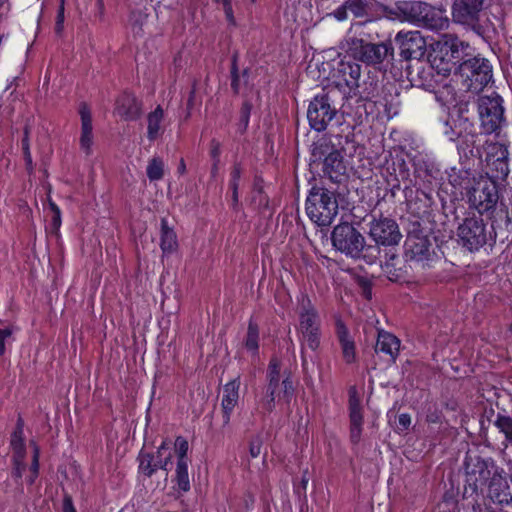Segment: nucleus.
<instances>
[{
    "instance_id": "f257e3e1",
    "label": "nucleus",
    "mask_w": 512,
    "mask_h": 512,
    "mask_svg": "<svg viewBox=\"0 0 512 512\" xmlns=\"http://www.w3.org/2000/svg\"><path fill=\"white\" fill-rule=\"evenodd\" d=\"M306 213L317 225H330L338 214L335 193L322 186H313L306 200Z\"/></svg>"
},
{
    "instance_id": "f03ea898",
    "label": "nucleus",
    "mask_w": 512,
    "mask_h": 512,
    "mask_svg": "<svg viewBox=\"0 0 512 512\" xmlns=\"http://www.w3.org/2000/svg\"><path fill=\"white\" fill-rule=\"evenodd\" d=\"M346 53L367 65L378 66L394 57L391 42L371 43L356 37H349L343 44Z\"/></svg>"
},
{
    "instance_id": "7ed1b4c3",
    "label": "nucleus",
    "mask_w": 512,
    "mask_h": 512,
    "mask_svg": "<svg viewBox=\"0 0 512 512\" xmlns=\"http://www.w3.org/2000/svg\"><path fill=\"white\" fill-rule=\"evenodd\" d=\"M455 76L466 91L478 93L491 81L492 66L487 59L473 55L457 66Z\"/></svg>"
},
{
    "instance_id": "20e7f679",
    "label": "nucleus",
    "mask_w": 512,
    "mask_h": 512,
    "mask_svg": "<svg viewBox=\"0 0 512 512\" xmlns=\"http://www.w3.org/2000/svg\"><path fill=\"white\" fill-rule=\"evenodd\" d=\"M299 340L303 365L306 363L305 348L316 351L321 342V320L317 310L312 306L307 297H303L299 311Z\"/></svg>"
},
{
    "instance_id": "39448f33",
    "label": "nucleus",
    "mask_w": 512,
    "mask_h": 512,
    "mask_svg": "<svg viewBox=\"0 0 512 512\" xmlns=\"http://www.w3.org/2000/svg\"><path fill=\"white\" fill-rule=\"evenodd\" d=\"M280 368H281V362L278 358L273 357L268 365L267 369V389H266V395L261 400V407L267 411L271 412L275 407V399L276 397H282L285 398L287 401L290 400V398L293 395V383L290 380L289 376H286L281 381V374H280Z\"/></svg>"
},
{
    "instance_id": "423d86ee",
    "label": "nucleus",
    "mask_w": 512,
    "mask_h": 512,
    "mask_svg": "<svg viewBox=\"0 0 512 512\" xmlns=\"http://www.w3.org/2000/svg\"><path fill=\"white\" fill-rule=\"evenodd\" d=\"M502 98L496 94L480 96L477 100V109L480 127L485 134L497 133L505 124Z\"/></svg>"
},
{
    "instance_id": "0eeeda50",
    "label": "nucleus",
    "mask_w": 512,
    "mask_h": 512,
    "mask_svg": "<svg viewBox=\"0 0 512 512\" xmlns=\"http://www.w3.org/2000/svg\"><path fill=\"white\" fill-rule=\"evenodd\" d=\"M334 93H336L335 90H323L309 104L307 118L311 128L317 132L324 131L337 114L332 98Z\"/></svg>"
},
{
    "instance_id": "6e6552de",
    "label": "nucleus",
    "mask_w": 512,
    "mask_h": 512,
    "mask_svg": "<svg viewBox=\"0 0 512 512\" xmlns=\"http://www.w3.org/2000/svg\"><path fill=\"white\" fill-rule=\"evenodd\" d=\"M331 240L338 251L352 258H359L365 246L362 234L347 222L334 227Z\"/></svg>"
},
{
    "instance_id": "1a4fd4ad",
    "label": "nucleus",
    "mask_w": 512,
    "mask_h": 512,
    "mask_svg": "<svg viewBox=\"0 0 512 512\" xmlns=\"http://www.w3.org/2000/svg\"><path fill=\"white\" fill-rule=\"evenodd\" d=\"M498 471L493 465L479 457H467L465 461L466 484L464 495L471 497L478 494L479 488L491 480L493 473Z\"/></svg>"
},
{
    "instance_id": "9d476101",
    "label": "nucleus",
    "mask_w": 512,
    "mask_h": 512,
    "mask_svg": "<svg viewBox=\"0 0 512 512\" xmlns=\"http://www.w3.org/2000/svg\"><path fill=\"white\" fill-rule=\"evenodd\" d=\"M459 242L469 251L479 250L487 242L486 225L481 216L467 217L458 226Z\"/></svg>"
},
{
    "instance_id": "9b49d317",
    "label": "nucleus",
    "mask_w": 512,
    "mask_h": 512,
    "mask_svg": "<svg viewBox=\"0 0 512 512\" xmlns=\"http://www.w3.org/2000/svg\"><path fill=\"white\" fill-rule=\"evenodd\" d=\"M369 236L379 245L395 246L398 245L402 234L399 226L394 219L380 216L373 217L369 223Z\"/></svg>"
},
{
    "instance_id": "f8f14e48",
    "label": "nucleus",
    "mask_w": 512,
    "mask_h": 512,
    "mask_svg": "<svg viewBox=\"0 0 512 512\" xmlns=\"http://www.w3.org/2000/svg\"><path fill=\"white\" fill-rule=\"evenodd\" d=\"M384 16L390 20L407 21L419 25L423 11L429 10V4L420 1H397L393 7L381 6Z\"/></svg>"
},
{
    "instance_id": "ddd939ff",
    "label": "nucleus",
    "mask_w": 512,
    "mask_h": 512,
    "mask_svg": "<svg viewBox=\"0 0 512 512\" xmlns=\"http://www.w3.org/2000/svg\"><path fill=\"white\" fill-rule=\"evenodd\" d=\"M469 203L482 215L493 210L498 202L496 183L488 179L476 183L468 193Z\"/></svg>"
},
{
    "instance_id": "4468645a",
    "label": "nucleus",
    "mask_w": 512,
    "mask_h": 512,
    "mask_svg": "<svg viewBox=\"0 0 512 512\" xmlns=\"http://www.w3.org/2000/svg\"><path fill=\"white\" fill-rule=\"evenodd\" d=\"M323 172L334 182H340L341 177L346 174V165L341 153L331 147L328 143H321L315 147L313 155L323 156Z\"/></svg>"
},
{
    "instance_id": "2eb2a0df",
    "label": "nucleus",
    "mask_w": 512,
    "mask_h": 512,
    "mask_svg": "<svg viewBox=\"0 0 512 512\" xmlns=\"http://www.w3.org/2000/svg\"><path fill=\"white\" fill-rule=\"evenodd\" d=\"M399 43L400 56L405 61L420 60L426 53V40L419 31L399 32L395 37Z\"/></svg>"
},
{
    "instance_id": "dca6fc26",
    "label": "nucleus",
    "mask_w": 512,
    "mask_h": 512,
    "mask_svg": "<svg viewBox=\"0 0 512 512\" xmlns=\"http://www.w3.org/2000/svg\"><path fill=\"white\" fill-rule=\"evenodd\" d=\"M487 0H454L452 6V17L454 22L476 26L484 10Z\"/></svg>"
},
{
    "instance_id": "f3484780",
    "label": "nucleus",
    "mask_w": 512,
    "mask_h": 512,
    "mask_svg": "<svg viewBox=\"0 0 512 512\" xmlns=\"http://www.w3.org/2000/svg\"><path fill=\"white\" fill-rule=\"evenodd\" d=\"M483 502L502 508L512 502V490L508 479L502 472L495 471L493 473L491 480L488 482L487 494Z\"/></svg>"
},
{
    "instance_id": "a211bd4d",
    "label": "nucleus",
    "mask_w": 512,
    "mask_h": 512,
    "mask_svg": "<svg viewBox=\"0 0 512 512\" xmlns=\"http://www.w3.org/2000/svg\"><path fill=\"white\" fill-rule=\"evenodd\" d=\"M333 77L337 85L344 84L350 91H356L360 87L361 65L356 62L341 60L334 69Z\"/></svg>"
},
{
    "instance_id": "6ab92c4d",
    "label": "nucleus",
    "mask_w": 512,
    "mask_h": 512,
    "mask_svg": "<svg viewBox=\"0 0 512 512\" xmlns=\"http://www.w3.org/2000/svg\"><path fill=\"white\" fill-rule=\"evenodd\" d=\"M350 439L357 444L361 439L363 415L361 401L355 387L349 389Z\"/></svg>"
},
{
    "instance_id": "aec40b11",
    "label": "nucleus",
    "mask_w": 512,
    "mask_h": 512,
    "mask_svg": "<svg viewBox=\"0 0 512 512\" xmlns=\"http://www.w3.org/2000/svg\"><path fill=\"white\" fill-rule=\"evenodd\" d=\"M448 49L444 36L436 43L434 54L431 60V67L437 71L438 74L448 76L454 70L456 73V64L452 59L453 54Z\"/></svg>"
},
{
    "instance_id": "412c9836",
    "label": "nucleus",
    "mask_w": 512,
    "mask_h": 512,
    "mask_svg": "<svg viewBox=\"0 0 512 512\" xmlns=\"http://www.w3.org/2000/svg\"><path fill=\"white\" fill-rule=\"evenodd\" d=\"M484 149L487 162L494 166L502 176H507L509 173L507 147L498 142H486Z\"/></svg>"
},
{
    "instance_id": "4be33fe9",
    "label": "nucleus",
    "mask_w": 512,
    "mask_h": 512,
    "mask_svg": "<svg viewBox=\"0 0 512 512\" xmlns=\"http://www.w3.org/2000/svg\"><path fill=\"white\" fill-rule=\"evenodd\" d=\"M239 378H235L224 385L223 396L221 400V410L223 417V425L226 426L230 423V418L233 410L239 401Z\"/></svg>"
},
{
    "instance_id": "5701e85b",
    "label": "nucleus",
    "mask_w": 512,
    "mask_h": 512,
    "mask_svg": "<svg viewBox=\"0 0 512 512\" xmlns=\"http://www.w3.org/2000/svg\"><path fill=\"white\" fill-rule=\"evenodd\" d=\"M115 112L125 121H134L142 114V103L133 94L123 93L117 99Z\"/></svg>"
},
{
    "instance_id": "b1692460",
    "label": "nucleus",
    "mask_w": 512,
    "mask_h": 512,
    "mask_svg": "<svg viewBox=\"0 0 512 512\" xmlns=\"http://www.w3.org/2000/svg\"><path fill=\"white\" fill-rule=\"evenodd\" d=\"M430 246L427 237L409 235L405 241V255L410 261L423 262L429 257Z\"/></svg>"
},
{
    "instance_id": "393cba45",
    "label": "nucleus",
    "mask_w": 512,
    "mask_h": 512,
    "mask_svg": "<svg viewBox=\"0 0 512 512\" xmlns=\"http://www.w3.org/2000/svg\"><path fill=\"white\" fill-rule=\"evenodd\" d=\"M445 41L448 49L453 51V57L456 66L461 65L462 62L466 61L474 55L473 47L466 41L461 40L458 36L453 34H445Z\"/></svg>"
},
{
    "instance_id": "a878e982",
    "label": "nucleus",
    "mask_w": 512,
    "mask_h": 512,
    "mask_svg": "<svg viewBox=\"0 0 512 512\" xmlns=\"http://www.w3.org/2000/svg\"><path fill=\"white\" fill-rule=\"evenodd\" d=\"M79 114L81 117V137L80 146L81 149L89 155L91 153V147L93 144V133H92V116L91 111L86 103H81L79 107Z\"/></svg>"
},
{
    "instance_id": "bb28decb",
    "label": "nucleus",
    "mask_w": 512,
    "mask_h": 512,
    "mask_svg": "<svg viewBox=\"0 0 512 512\" xmlns=\"http://www.w3.org/2000/svg\"><path fill=\"white\" fill-rule=\"evenodd\" d=\"M400 344V340L395 335L384 330H378L376 353H384L394 362L399 354Z\"/></svg>"
},
{
    "instance_id": "cd10ccee",
    "label": "nucleus",
    "mask_w": 512,
    "mask_h": 512,
    "mask_svg": "<svg viewBox=\"0 0 512 512\" xmlns=\"http://www.w3.org/2000/svg\"><path fill=\"white\" fill-rule=\"evenodd\" d=\"M147 138L149 141H155L160 138L166 128L165 113L163 108L158 105L146 116Z\"/></svg>"
},
{
    "instance_id": "c85d7f7f",
    "label": "nucleus",
    "mask_w": 512,
    "mask_h": 512,
    "mask_svg": "<svg viewBox=\"0 0 512 512\" xmlns=\"http://www.w3.org/2000/svg\"><path fill=\"white\" fill-rule=\"evenodd\" d=\"M336 335L341 347L342 357L347 364H352L356 360L355 342L349 335L347 327L342 323H337Z\"/></svg>"
},
{
    "instance_id": "c756f323",
    "label": "nucleus",
    "mask_w": 512,
    "mask_h": 512,
    "mask_svg": "<svg viewBox=\"0 0 512 512\" xmlns=\"http://www.w3.org/2000/svg\"><path fill=\"white\" fill-rule=\"evenodd\" d=\"M139 461L140 472L147 477H151L158 468L168 470V466L171 464V454L168 453L164 460H155L154 454L142 451L139 455Z\"/></svg>"
},
{
    "instance_id": "7c9ffc66",
    "label": "nucleus",
    "mask_w": 512,
    "mask_h": 512,
    "mask_svg": "<svg viewBox=\"0 0 512 512\" xmlns=\"http://www.w3.org/2000/svg\"><path fill=\"white\" fill-rule=\"evenodd\" d=\"M423 19L419 25L432 30H441L449 25V20L441 9H436L429 5V10L423 11Z\"/></svg>"
},
{
    "instance_id": "2f4dec72",
    "label": "nucleus",
    "mask_w": 512,
    "mask_h": 512,
    "mask_svg": "<svg viewBox=\"0 0 512 512\" xmlns=\"http://www.w3.org/2000/svg\"><path fill=\"white\" fill-rule=\"evenodd\" d=\"M161 249L164 253H171L177 247V237L175 232L168 227L167 221L162 219L161 221Z\"/></svg>"
},
{
    "instance_id": "473e14b6",
    "label": "nucleus",
    "mask_w": 512,
    "mask_h": 512,
    "mask_svg": "<svg viewBox=\"0 0 512 512\" xmlns=\"http://www.w3.org/2000/svg\"><path fill=\"white\" fill-rule=\"evenodd\" d=\"M11 448L13 451V459L20 460L25 458L23 424L21 419L18 420L17 427L11 436Z\"/></svg>"
},
{
    "instance_id": "72a5a7b5",
    "label": "nucleus",
    "mask_w": 512,
    "mask_h": 512,
    "mask_svg": "<svg viewBox=\"0 0 512 512\" xmlns=\"http://www.w3.org/2000/svg\"><path fill=\"white\" fill-rule=\"evenodd\" d=\"M175 481L181 491L187 492L190 490L188 462L183 460L177 461Z\"/></svg>"
},
{
    "instance_id": "f704fd0d",
    "label": "nucleus",
    "mask_w": 512,
    "mask_h": 512,
    "mask_svg": "<svg viewBox=\"0 0 512 512\" xmlns=\"http://www.w3.org/2000/svg\"><path fill=\"white\" fill-rule=\"evenodd\" d=\"M259 330L256 323L250 321L245 339V347L248 351L256 354L258 351Z\"/></svg>"
},
{
    "instance_id": "c9c22d12",
    "label": "nucleus",
    "mask_w": 512,
    "mask_h": 512,
    "mask_svg": "<svg viewBox=\"0 0 512 512\" xmlns=\"http://www.w3.org/2000/svg\"><path fill=\"white\" fill-rule=\"evenodd\" d=\"M241 173H242V170H241L240 165L234 164V166L231 170V174H230L231 179L229 182V187L232 190V206L233 207H236L238 205V201H239L238 187H239V182H240V178H241Z\"/></svg>"
},
{
    "instance_id": "e433bc0d",
    "label": "nucleus",
    "mask_w": 512,
    "mask_h": 512,
    "mask_svg": "<svg viewBox=\"0 0 512 512\" xmlns=\"http://www.w3.org/2000/svg\"><path fill=\"white\" fill-rule=\"evenodd\" d=\"M494 424L504 434L506 441L512 444V417L499 414Z\"/></svg>"
},
{
    "instance_id": "4c0bfd02",
    "label": "nucleus",
    "mask_w": 512,
    "mask_h": 512,
    "mask_svg": "<svg viewBox=\"0 0 512 512\" xmlns=\"http://www.w3.org/2000/svg\"><path fill=\"white\" fill-rule=\"evenodd\" d=\"M22 152L24 156L25 166L29 173H32L34 170V164L32 160V155L30 151V142H29V128L26 126L24 128V136L21 141Z\"/></svg>"
},
{
    "instance_id": "58836bf2",
    "label": "nucleus",
    "mask_w": 512,
    "mask_h": 512,
    "mask_svg": "<svg viewBox=\"0 0 512 512\" xmlns=\"http://www.w3.org/2000/svg\"><path fill=\"white\" fill-rule=\"evenodd\" d=\"M164 164L163 161L159 158H153L150 160L147 166V177L150 181L160 180L164 175Z\"/></svg>"
},
{
    "instance_id": "ea45409f",
    "label": "nucleus",
    "mask_w": 512,
    "mask_h": 512,
    "mask_svg": "<svg viewBox=\"0 0 512 512\" xmlns=\"http://www.w3.org/2000/svg\"><path fill=\"white\" fill-rule=\"evenodd\" d=\"M38 471H39V450H38V447L35 446L34 452H33L32 463H31V466L27 470V475L25 478L28 485H32L35 482L36 478L38 477Z\"/></svg>"
},
{
    "instance_id": "a19ab883",
    "label": "nucleus",
    "mask_w": 512,
    "mask_h": 512,
    "mask_svg": "<svg viewBox=\"0 0 512 512\" xmlns=\"http://www.w3.org/2000/svg\"><path fill=\"white\" fill-rule=\"evenodd\" d=\"M348 10H350L355 17H362L366 13L365 0H347Z\"/></svg>"
},
{
    "instance_id": "79ce46f5",
    "label": "nucleus",
    "mask_w": 512,
    "mask_h": 512,
    "mask_svg": "<svg viewBox=\"0 0 512 512\" xmlns=\"http://www.w3.org/2000/svg\"><path fill=\"white\" fill-rule=\"evenodd\" d=\"M188 442L185 438L178 436L175 440V450L178 456V461L188 462L187 452H188Z\"/></svg>"
},
{
    "instance_id": "37998d69",
    "label": "nucleus",
    "mask_w": 512,
    "mask_h": 512,
    "mask_svg": "<svg viewBox=\"0 0 512 512\" xmlns=\"http://www.w3.org/2000/svg\"><path fill=\"white\" fill-rule=\"evenodd\" d=\"M473 512H507L500 506H494L488 503H475L472 506Z\"/></svg>"
},
{
    "instance_id": "c03bdc74",
    "label": "nucleus",
    "mask_w": 512,
    "mask_h": 512,
    "mask_svg": "<svg viewBox=\"0 0 512 512\" xmlns=\"http://www.w3.org/2000/svg\"><path fill=\"white\" fill-rule=\"evenodd\" d=\"M13 470H12V477L18 481L24 472H27L26 464L24 463V459H13Z\"/></svg>"
},
{
    "instance_id": "a18cd8bd",
    "label": "nucleus",
    "mask_w": 512,
    "mask_h": 512,
    "mask_svg": "<svg viewBox=\"0 0 512 512\" xmlns=\"http://www.w3.org/2000/svg\"><path fill=\"white\" fill-rule=\"evenodd\" d=\"M12 330L10 328L0 329V356L5 353V344L10 343Z\"/></svg>"
},
{
    "instance_id": "49530a36",
    "label": "nucleus",
    "mask_w": 512,
    "mask_h": 512,
    "mask_svg": "<svg viewBox=\"0 0 512 512\" xmlns=\"http://www.w3.org/2000/svg\"><path fill=\"white\" fill-rule=\"evenodd\" d=\"M411 425V416L407 413L400 414L398 417V423H397V431L398 432H404L406 431L409 426Z\"/></svg>"
},
{
    "instance_id": "de8ad7c7",
    "label": "nucleus",
    "mask_w": 512,
    "mask_h": 512,
    "mask_svg": "<svg viewBox=\"0 0 512 512\" xmlns=\"http://www.w3.org/2000/svg\"><path fill=\"white\" fill-rule=\"evenodd\" d=\"M231 87L235 93H238L239 91V75H238V69L236 65V61L234 60L231 67Z\"/></svg>"
},
{
    "instance_id": "09e8293b",
    "label": "nucleus",
    "mask_w": 512,
    "mask_h": 512,
    "mask_svg": "<svg viewBox=\"0 0 512 512\" xmlns=\"http://www.w3.org/2000/svg\"><path fill=\"white\" fill-rule=\"evenodd\" d=\"M63 22H64V0H61V4L58 10L57 14V21H56V32L60 33L63 29Z\"/></svg>"
},
{
    "instance_id": "8fccbe9b",
    "label": "nucleus",
    "mask_w": 512,
    "mask_h": 512,
    "mask_svg": "<svg viewBox=\"0 0 512 512\" xmlns=\"http://www.w3.org/2000/svg\"><path fill=\"white\" fill-rule=\"evenodd\" d=\"M261 441L259 439L252 440L250 442L249 452L252 458H256L261 453Z\"/></svg>"
},
{
    "instance_id": "3c124183",
    "label": "nucleus",
    "mask_w": 512,
    "mask_h": 512,
    "mask_svg": "<svg viewBox=\"0 0 512 512\" xmlns=\"http://www.w3.org/2000/svg\"><path fill=\"white\" fill-rule=\"evenodd\" d=\"M210 155L213 161L219 162L220 157V143L213 139L210 143Z\"/></svg>"
},
{
    "instance_id": "603ef678",
    "label": "nucleus",
    "mask_w": 512,
    "mask_h": 512,
    "mask_svg": "<svg viewBox=\"0 0 512 512\" xmlns=\"http://www.w3.org/2000/svg\"><path fill=\"white\" fill-rule=\"evenodd\" d=\"M347 10H348V6H347V3L345 2L343 5L339 6L334 12H333V15L334 17L339 20V21H343L345 19H347Z\"/></svg>"
},
{
    "instance_id": "864d4df0",
    "label": "nucleus",
    "mask_w": 512,
    "mask_h": 512,
    "mask_svg": "<svg viewBox=\"0 0 512 512\" xmlns=\"http://www.w3.org/2000/svg\"><path fill=\"white\" fill-rule=\"evenodd\" d=\"M63 512H75L72 499L68 495H66L63 499Z\"/></svg>"
},
{
    "instance_id": "5fc2aeb1",
    "label": "nucleus",
    "mask_w": 512,
    "mask_h": 512,
    "mask_svg": "<svg viewBox=\"0 0 512 512\" xmlns=\"http://www.w3.org/2000/svg\"><path fill=\"white\" fill-rule=\"evenodd\" d=\"M166 450H168V445H167L166 441H163L162 444L158 447L156 454L154 455L155 460H159V459L164 460L166 457V456H164V453L166 452Z\"/></svg>"
},
{
    "instance_id": "6e6d98bb",
    "label": "nucleus",
    "mask_w": 512,
    "mask_h": 512,
    "mask_svg": "<svg viewBox=\"0 0 512 512\" xmlns=\"http://www.w3.org/2000/svg\"><path fill=\"white\" fill-rule=\"evenodd\" d=\"M422 74H427V75H429V74H430V72H425V70H424V69H423V70H421V71H418V73H417V78H416V77L413 75V72H411V71H410V72L408 73V76L410 77V80H411L412 82H414L415 84H417V85H423V82H421V81H420V79L422 78Z\"/></svg>"
},
{
    "instance_id": "4d7b16f0",
    "label": "nucleus",
    "mask_w": 512,
    "mask_h": 512,
    "mask_svg": "<svg viewBox=\"0 0 512 512\" xmlns=\"http://www.w3.org/2000/svg\"><path fill=\"white\" fill-rule=\"evenodd\" d=\"M241 119L244 122L245 127L248 125L249 121V114H250V107L248 104H244L241 111Z\"/></svg>"
},
{
    "instance_id": "13d9d810",
    "label": "nucleus",
    "mask_w": 512,
    "mask_h": 512,
    "mask_svg": "<svg viewBox=\"0 0 512 512\" xmlns=\"http://www.w3.org/2000/svg\"><path fill=\"white\" fill-rule=\"evenodd\" d=\"M224 9V12H225V15H226V18L227 20L234 24L235 23V19H234V15H233V9H232V5H226Z\"/></svg>"
},
{
    "instance_id": "bf43d9fd",
    "label": "nucleus",
    "mask_w": 512,
    "mask_h": 512,
    "mask_svg": "<svg viewBox=\"0 0 512 512\" xmlns=\"http://www.w3.org/2000/svg\"><path fill=\"white\" fill-rule=\"evenodd\" d=\"M52 223H53L55 228H59V226L61 225V212H60V210H57L55 213H53Z\"/></svg>"
},
{
    "instance_id": "052dcab7",
    "label": "nucleus",
    "mask_w": 512,
    "mask_h": 512,
    "mask_svg": "<svg viewBox=\"0 0 512 512\" xmlns=\"http://www.w3.org/2000/svg\"><path fill=\"white\" fill-rule=\"evenodd\" d=\"M392 267H393V264L390 263V261H386L383 266V269L385 270L386 273L392 274Z\"/></svg>"
},
{
    "instance_id": "680f3d73",
    "label": "nucleus",
    "mask_w": 512,
    "mask_h": 512,
    "mask_svg": "<svg viewBox=\"0 0 512 512\" xmlns=\"http://www.w3.org/2000/svg\"><path fill=\"white\" fill-rule=\"evenodd\" d=\"M194 96H195V89L193 88L190 92V96H189V99H188V106H192L193 104V100H194Z\"/></svg>"
},
{
    "instance_id": "e2e57ef3",
    "label": "nucleus",
    "mask_w": 512,
    "mask_h": 512,
    "mask_svg": "<svg viewBox=\"0 0 512 512\" xmlns=\"http://www.w3.org/2000/svg\"><path fill=\"white\" fill-rule=\"evenodd\" d=\"M185 169H186V166H185V163H184V160L182 159L180 161V164H179V167H178V170L180 173H184L185 172Z\"/></svg>"
},
{
    "instance_id": "0e129e2a",
    "label": "nucleus",
    "mask_w": 512,
    "mask_h": 512,
    "mask_svg": "<svg viewBox=\"0 0 512 512\" xmlns=\"http://www.w3.org/2000/svg\"><path fill=\"white\" fill-rule=\"evenodd\" d=\"M218 163L219 162H216L214 161L213 163V167H212V174L215 175L217 173V170H218Z\"/></svg>"
},
{
    "instance_id": "69168bd1",
    "label": "nucleus",
    "mask_w": 512,
    "mask_h": 512,
    "mask_svg": "<svg viewBox=\"0 0 512 512\" xmlns=\"http://www.w3.org/2000/svg\"><path fill=\"white\" fill-rule=\"evenodd\" d=\"M50 208L53 213H55L57 210H60L59 207L53 202L50 203Z\"/></svg>"
},
{
    "instance_id": "338daca9",
    "label": "nucleus",
    "mask_w": 512,
    "mask_h": 512,
    "mask_svg": "<svg viewBox=\"0 0 512 512\" xmlns=\"http://www.w3.org/2000/svg\"><path fill=\"white\" fill-rule=\"evenodd\" d=\"M307 482H308V479H307L306 477H303V479H302V484H303V487H304V488L306 487Z\"/></svg>"
},
{
    "instance_id": "774afa93",
    "label": "nucleus",
    "mask_w": 512,
    "mask_h": 512,
    "mask_svg": "<svg viewBox=\"0 0 512 512\" xmlns=\"http://www.w3.org/2000/svg\"><path fill=\"white\" fill-rule=\"evenodd\" d=\"M395 258H396V255H395V254H392V255L390 256V260H394Z\"/></svg>"
}]
</instances>
